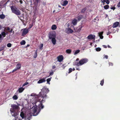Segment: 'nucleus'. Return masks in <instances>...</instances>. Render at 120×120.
Here are the masks:
<instances>
[{
	"label": "nucleus",
	"mask_w": 120,
	"mask_h": 120,
	"mask_svg": "<svg viewBox=\"0 0 120 120\" xmlns=\"http://www.w3.org/2000/svg\"><path fill=\"white\" fill-rule=\"evenodd\" d=\"M39 94L35 95V103L34 104L38 101L40 102V104L39 105V109L38 110V112L37 111V106L35 105L32 108L31 112L32 113L34 116L37 115L38 113L40 112L41 109H43L44 108V106L43 105L42 102L44 101L43 98L46 97L47 95L45 94H43L42 92H41L39 93Z\"/></svg>",
	"instance_id": "obj_1"
},
{
	"label": "nucleus",
	"mask_w": 120,
	"mask_h": 120,
	"mask_svg": "<svg viewBox=\"0 0 120 120\" xmlns=\"http://www.w3.org/2000/svg\"><path fill=\"white\" fill-rule=\"evenodd\" d=\"M11 9L12 12L14 14L18 15H20V11L19 9L15 6H12L11 7Z\"/></svg>",
	"instance_id": "obj_2"
},
{
	"label": "nucleus",
	"mask_w": 120,
	"mask_h": 120,
	"mask_svg": "<svg viewBox=\"0 0 120 120\" xmlns=\"http://www.w3.org/2000/svg\"><path fill=\"white\" fill-rule=\"evenodd\" d=\"M88 61V60L87 58H82L79 61V63L80 66L86 63Z\"/></svg>",
	"instance_id": "obj_3"
},
{
	"label": "nucleus",
	"mask_w": 120,
	"mask_h": 120,
	"mask_svg": "<svg viewBox=\"0 0 120 120\" xmlns=\"http://www.w3.org/2000/svg\"><path fill=\"white\" fill-rule=\"evenodd\" d=\"M88 61V60L87 58H82L79 61V63L80 66L86 63Z\"/></svg>",
	"instance_id": "obj_4"
},
{
	"label": "nucleus",
	"mask_w": 120,
	"mask_h": 120,
	"mask_svg": "<svg viewBox=\"0 0 120 120\" xmlns=\"http://www.w3.org/2000/svg\"><path fill=\"white\" fill-rule=\"evenodd\" d=\"M57 61L60 62H61L64 59V56L62 55H59L57 57Z\"/></svg>",
	"instance_id": "obj_5"
},
{
	"label": "nucleus",
	"mask_w": 120,
	"mask_h": 120,
	"mask_svg": "<svg viewBox=\"0 0 120 120\" xmlns=\"http://www.w3.org/2000/svg\"><path fill=\"white\" fill-rule=\"evenodd\" d=\"M28 29L24 28L22 34V36H24L26 35L28 32Z\"/></svg>",
	"instance_id": "obj_6"
},
{
	"label": "nucleus",
	"mask_w": 120,
	"mask_h": 120,
	"mask_svg": "<svg viewBox=\"0 0 120 120\" xmlns=\"http://www.w3.org/2000/svg\"><path fill=\"white\" fill-rule=\"evenodd\" d=\"M49 90L45 88H43L41 90V91L43 92V94H45L46 93H47L49 92Z\"/></svg>",
	"instance_id": "obj_7"
},
{
	"label": "nucleus",
	"mask_w": 120,
	"mask_h": 120,
	"mask_svg": "<svg viewBox=\"0 0 120 120\" xmlns=\"http://www.w3.org/2000/svg\"><path fill=\"white\" fill-rule=\"evenodd\" d=\"M95 36L94 35H92V34H90L87 37L88 39L90 40L95 39Z\"/></svg>",
	"instance_id": "obj_8"
},
{
	"label": "nucleus",
	"mask_w": 120,
	"mask_h": 120,
	"mask_svg": "<svg viewBox=\"0 0 120 120\" xmlns=\"http://www.w3.org/2000/svg\"><path fill=\"white\" fill-rule=\"evenodd\" d=\"M11 111L12 116L15 117L17 115V113L15 112V110H11Z\"/></svg>",
	"instance_id": "obj_9"
},
{
	"label": "nucleus",
	"mask_w": 120,
	"mask_h": 120,
	"mask_svg": "<svg viewBox=\"0 0 120 120\" xmlns=\"http://www.w3.org/2000/svg\"><path fill=\"white\" fill-rule=\"evenodd\" d=\"M119 24V22H116L113 24L112 27L114 28L117 27Z\"/></svg>",
	"instance_id": "obj_10"
},
{
	"label": "nucleus",
	"mask_w": 120,
	"mask_h": 120,
	"mask_svg": "<svg viewBox=\"0 0 120 120\" xmlns=\"http://www.w3.org/2000/svg\"><path fill=\"white\" fill-rule=\"evenodd\" d=\"M11 107L13 108V109L12 110H14L15 109H18L19 107L18 105L15 104L12 105Z\"/></svg>",
	"instance_id": "obj_11"
},
{
	"label": "nucleus",
	"mask_w": 120,
	"mask_h": 120,
	"mask_svg": "<svg viewBox=\"0 0 120 120\" xmlns=\"http://www.w3.org/2000/svg\"><path fill=\"white\" fill-rule=\"evenodd\" d=\"M49 38L50 39H51L53 38H56V35L53 34H49Z\"/></svg>",
	"instance_id": "obj_12"
},
{
	"label": "nucleus",
	"mask_w": 120,
	"mask_h": 120,
	"mask_svg": "<svg viewBox=\"0 0 120 120\" xmlns=\"http://www.w3.org/2000/svg\"><path fill=\"white\" fill-rule=\"evenodd\" d=\"M82 27V25H79L78 27L76 28V31L78 32H79L81 30Z\"/></svg>",
	"instance_id": "obj_13"
},
{
	"label": "nucleus",
	"mask_w": 120,
	"mask_h": 120,
	"mask_svg": "<svg viewBox=\"0 0 120 120\" xmlns=\"http://www.w3.org/2000/svg\"><path fill=\"white\" fill-rule=\"evenodd\" d=\"M45 78H44L42 79L39 80L38 82V83H41L43 82H44L45 81Z\"/></svg>",
	"instance_id": "obj_14"
},
{
	"label": "nucleus",
	"mask_w": 120,
	"mask_h": 120,
	"mask_svg": "<svg viewBox=\"0 0 120 120\" xmlns=\"http://www.w3.org/2000/svg\"><path fill=\"white\" fill-rule=\"evenodd\" d=\"M103 33V31L99 32L98 33L99 36L100 37V38L101 39H102L103 38V36L102 35Z\"/></svg>",
	"instance_id": "obj_15"
},
{
	"label": "nucleus",
	"mask_w": 120,
	"mask_h": 120,
	"mask_svg": "<svg viewBox=\"0 0 120 120\" xmlns=\"http://www.w3.org/2000/svg\"><path fill=\"white\" fill-rule=\"evenodd\" d=\"M24 88L22 87H20L18 90L17 91H18L19 93H21L24 90Z\"/></svg>",
	"instance_id": "obj_16"
},
{
	"label": "nucleus",
	"mask_w": 120,
	"mask_h": 120,
	"mask_svg": "<svg viewBox=\"0 0 120 120\" xmlns=\"http://www.w3.org/2000/svg\"><path fill=\"white\" fill-rule=\"evenodd\" d=\"M21 66V65L20 63H18L16 66L15 68L17 70L20 68Z\"/></svg>",
	"instance_id": "obj_17"
},
{
	"label": "nucleus",
	"mask_w": 120,
	"mask_h": 120,
	"mask_svg": "<svg viewBox=\"0 0 120 120\" xmlns=\"http://www.w3.org/2000/svg\"><path fill=\"white\" fill-rule=\"evenodd\" d=\"M77 23V19H73L72 22V23L75 26L76 25Z\"/></svg>",
	"instance_id": "obj_18"
},
{
	"label": "nucleus",
	"mask_w": 120,
	"mask_h": 120,
	"mask_svg": "<svg viewBox=\"0 0 120 120\" xmlns=\"http://www.w3.org/2000/svg\"><path fill=\"white\" fill-rule=\"evenodd\" d=\"M56 38H53L52 39V44L54 45H55L56 44V40L55 39Z\"/></svg>",
	"instance_id": "obj_19"
},
{
	"label": "nucleus",
	"mask_w": 120,
	"mask_h": 120,
	"mask_svg": "<svg viewBox=\"0 0 120 120\" xmlns=\"http://www.w3.org/2000/svg\"><path fill=\"white\" fill-rule=\"evenodd\" d=\"M67 31L68 33H72L73 32V30L69 28L68 29Z\"/></svg>",
	"instance_id": "obj_20"
},
{
	"label": "nucleus",
	"mask_w": 120,
	"mask_h": 120,
	"mask_svg": "<svg viewBox=\"0 0 120 120\" xmlns=\"http://www.w3.org/2000/svg\"><path fill=\"white\" fill-rule=\"evenodd\" d=\"M57 26L56 25L54 24L51 27V29L52 30H54L56 29L57 28Z\"/></svg>",
	"instance_id": "obj_21"
},
{
	"label": "nucleus",
	"mask_w": 120,
	"mask_h": 120,
	"mask_svg": "<svg viewBox=\"0 0 120 120\" xmlns=\"http://www.w3.org/2000/svg\"><path fill=\"white\" fill-rule=\"evenodd\" d=\"M73 65L74 66H80L79 62H74L73 63Z\"/></svg>",
	"instance_id": "obj_22"
},
{
	"label": "nucleus",
	"mask_w": 120,
	"mask_h": 120,
	"mask_svg": "<svg viewBox=\"0 0 120 120\" xmlns=\"http://www.w3.org/2000/svg\"><path fill=\"white\" fill-rule=\"evenodd\" d=\"M68 2L67 0H65L63 2L62 5L63 6H65L68 3Z\"/></svg>",
	"instance_id": "obj_23"
},
{
	"label": "nucleus",
	"mask_w": 120,
	"mask_h": 120,
	"mask_svg": "<svg viewBox=\"0 0 120 120\" xmlns=\"http://www.w3.org/2000/svg\"><path fill=\"white\" fill-rule=\"evenodd\" d=\"M71 51H72L70 49H67L66 51V52L69 54H70L71 53Z\"/></svg>",
	"instance_id": "obj_24"
},
{
	"label": "nucleus",
	"mask_w": 120,
	"mask_h": 120,
	"mask_svg": "<svg viewBox=\"0 0 120 120\" xmlns=\"http://www.w3.org/2000/svg\"><path fill=\"white\" fill-rule=\"evenodd\" d=\"M86 10V7H85L83 8L82 10H81V13H84L85 12Z\"/></svg>",
	"instance_id": "obj_25"
},
{
	"label": "nucleus",
	"mask_w": 120,
	"mask_h": 120,
	"mask_svg": "<svg viewBox=\"0 0 120 120\" xmlns=\"http://www.w3.org/2000/svg\"><path fill=\"white\" fill-rule=\"evenodd\" d=\"M20 115L22 118L23 119L25 117L24 114L23 112H21L20 114Z\"/></svg>",
	"instance_id": "obj_26"
},
{
	"label": "nucleus",
	"mask_w": 120,
	"mask_h": 120,
	"mask_svg": "<svg viewBox=\"0 0 120 120\" xmlns=\"http://www.w3.org/2000/svg\"><path fill=\"white\" fill-rule=\"evenodd\" d=\"M37 50H36L35 51V53L34 54V55L33 56V57L34 58H36L37 56Z\"/></svg>",
	"instance_id": "obj_27"
},
{
	"label": "nucleus",
	"mask_w": 120,
	"mask_h": 120,
	"mask_svg": "<svg viewBox=\"0 0 120 120\" xmlns=\"http://www.w3.org/2000/svg\"><path fill=\"white\" fill-rule=\"evenodd\" d=\"M55 71H54L53 70H52L51 71V72L49 73V76L48 77H49L50 76V75H53L54 74V72H55Z\"/></svg>",
	"instance_id": "obj_28"
},
{
	"label": "nucleus",
	"mask_w": 120,
	"mask_h": 120,
	"mask_svg": "<svg viewBox=\"0 0 120 120\" xmlns=\"http://www.w3.org/2000/svg\"><path fill=\"white\" fill-rule=\"evenodd\" d=\"M83 17V16L82 15H80L78 17V19L79 21L82 19Z\"/></svg>",
	"instance_id": "obj_29"
},
{
	"label": "nucleus",
	"mask_w": 120,
	"mask_h": 120,
	"mask_svg": "<svg viewBox=\"0 0 120 120\" xmlns=\"http://www.w3.org/2000/svg\"><path fill=\"white\" fill-rule=\"evenodd\" d=\"M29 116H28V117L27 118V120H30V119L32 117V115H31L30 114H29L28 115V116H29Z\"/></svg>",
	"instance_id": "obj_30"
},
{
	"label": "nucleus",
	"mask_w": 120,
	"mask_h": 120,
	"mask_svg": "<svg viewBox=\"0 0 120 120\" xmlns=\"http://www.w3.org/2000/svg\"><path fill=\"white\" fill-rule=\"evenodd\" d=\"M1 35L4 37H5L6 35V34L4 32H2L1 33Z\"/></svg>",
	"instance_id": "obj_31"
},
{
	"label": "nucleus",
	"mask_w": 120,
	"mask_h": 120,
	"mask_svg": "<svg viewBox=\"0 0 120 120\" xmlns=\"http://www.w3.org/2000/svg\"><path fill=\"white\" fill-rule=\"evenodd\" d=\"M5 16L3 14L0 15V18L1 19H3L5 18Z\"/></svg>",
	"instance_id": "obj_32"
},
{
	"label": "nucleus",
	"mask_w": 120,
	"mask_h": 120,
	"mask_svg": "<svg viewBox=\"0 0 120 120\" xmlns=\"http://www.w3.org/2000/svg\"><path fill=\"white\" fill-rule=\"evenodd\" d=\"M109 6L108 5H106L104 6V8L105 9H108L109 8Z\"/></svg>",
	"instance_id": "obj_33"
},
{
	"label": "nucleus",
	"mask_w": 120,
	"mask_h": 120,
	"mask_svg": "<svg viewBox=\"0 0 120 120\" xmlns=\"http://www.w3.org/2000/svg\"><path fill=\"white\" fill-rule=\"evenodd\" d=\"M26 43V42L25 41L23 40L22 41L20 42V44L21 45H24Z\"/></svg>",
	"instance_id": "obj_34"
},
{
	"label": "nucleus",
	"mask_w": 120,
	"mask_h": 120,
	"mask_svg": "<svg viewBox=\"0 0 120 120\" xmlns=\"http://www.w3.org/2000/svg\"><path fill=\"white\" fill-rule=\"evenodd\" d=\"M12 98L15 100H16L18 99V97L16 95H15L13 96Z\"/></svg>",
	"instance_id": "obj_35"
},
{
	"label": "nucleus",
	"mask_w": 120,
	"mask_h": 120,
	"mask_svg": "<svg viewBox=\"0 0 120 120\" xmlns=\"http://www.w3.org/2000/svg\"><path fill=\"white\" fill-rule=\"evenodd\" d=\"M104 82V79H103L101 81V83H100V85L101 86H102L103 85Z\"/></svg>",
	"instance_id": "obj_36"
},
{
	"label": "nucleus",
	"mask_w": 120,
	"mask_h": 120,
	"mask_svg": "<svg viewBox=\"0 0 120 120\" xmlns=\"http://www.w3.org/2000/svg\"><path fill=\"white\" fill-rule=\"evenodd\" d=\"M80 51L79 50H76L75 53H74V54L75 55L76 54L78 53H79V52Z\"/></svg>",
	"instance_id": "obj_37"
},
{
	"label": "nucleus",
	"mask_w": 120,
	"mask_h": 120,
	"mask_svg": "<svg viewBox=\"0 0 120 120\" xmlns=\"http://www.w3.org/2000/svg\"><path fill=\"white\" fill-rule=\"evenodd\" d=\"M96 50V51L97 52H99L101 50V49L99 47L96 48L95 49Z\"/></svg>",
	"instance_id": "obj_38"
},
{
	"label": "nucleus",
	"mask_w": 120,
	"mask_h": 120,
	"mask_svg": "<svg viewBox=\"0 0 120 120\" xmlns=\"http://www.w3.org/2000/svg\"><path fill=\"white\" fill-rule=\"evenodd\" d=\"M51 78L52 77H51L47 79L46 81L47 82V83L49 84V82L51 81Z\"/></svg>",
	"instance_id": "obj_39"
},
{
	"label": "nucleus",
	"mask_w": 120,
	"mask_h": 120,
	"mask_svg": "<svg viewBox=\"0 0 120 120\" xmlns=\"http://www.w3.org/2000/svg\"><path fill=\"white\" fill-rule=\"evenodd\" d=\"M72 71V69L71 68H70L68 69V73H70Z\"/></svg>",
	"instance_id": "obj_40"
},
{
	"label": "nucleus",
	"mask_w": 120,
	"mask_h": 120,
	"mask_svg": "<svg viewBox=\"0 0 120 120\" xmlns=\"http://www.w3.org/2000/svg\"><path fill=\"white\" fill-rule=\"evenodd\" d=\"M7 46L8 47H10L11 46V43H8L7 44Z\"/></svg>",
	"instance_id": "obj_41"
},
{
	"label": "nucleus",
	"mask_w": 120,
	"mask_h": 120,
	"mask_svg": "<svg viewBox=\"0 0 120 120\" xmlns=\"http://www.w3.org/2000/svg\"><path fill=\"white\" fill-rule=\"evenodd\" d=\"M43 44H41L40 46L39 47L40 49L42 50V47L43 46Z\"/></svg>",
	"instance_id": "obj_42"
},
{
	"label": "nucleus",
	"mask_w": 120,
	"mask_h": 120,
	"mask_svg": "<svg viewBox=\"0 0 120 120\" xmlns=\"http://www.w3.org/2000/svg\"><path fill=\"white\" fill-rule=\"evenodd\" d=\"M28 82H25V83L23 84L22 85V86L23 87L24 86H25L28 84Z\"/></svg>",
	"instance_id": "obj_43"
},
{
	"label": "nucleus",
	"mask_w": 120,
	"mask_h": 120,
	"mask_svg": "<svg viewBox=\"0 0 120 120\" xmlns=\"http://www.w3.org/2000/svg\"><path fill=\"white\" fill-rule=\"evenodd\" d=\"M5 29L9 31L10 30V29L9 27H6L5 28Z\"/></svg>",
	"instance_id": "obj_44"
},
{
	"label": "nucleus",
	"mask_w": 120,
	"mask_h": 120,
	"mask_svg": "<svg viewBox=\"0 0 120 120\" xmlns=\"http://www.w3.org/2000/svg\"><path fill=\"white\" fill-rule=\"evenodd\" d=\"M4 47H2L0 48V51L4 49Z\"/></svg>",
	"instance_id": "obj_45"
},
{
	"label": "nucleus",
	"mask_w": 120,
	"mask_h": 120,
	"mask_svg": "<svg viewBox=\"0 0 120 120\" xmlns=\"http://www.w3.org/2000/svg\"><path fill=\"white\" fill-rule=\"evenodd\" d=\"M33 26V23L30 24L29 25V29L31 28Z\"/></svg>",
	"instance_id": "obj_46"
},
{
	"label": "nucleus",
	"mask_w": 120,
	"mask_h": 120,
	"mask_svg": "<svg viewBox=\"0 0 120 120\" xmlns=\"http://www.w3.org/2000/svg\"><path fill=\"white\" fill-rule=\"evenodd\" d=\"M106 2H106V4H108L109 3V0H106Z\"/></svg>",
	"instance_id": "obj_47"
},
{
	"label": "nucleus",
	"mask_w": 120,
	"mask_h": 120,
	"mask_svg": "<svg viewBox=\"0 0 120 120\" xmlns=\"http://www.w3.org/2000/svg\"><path fill=\"white\" fill-rule=\"evenodd\" d=\"M17 70L15 68L13 70V71H12V72L13 73L14 72L16 71H17Z\"/></svg>",
	"instance_id": "obj_48"
},
{
	"label": "nucleus",
	"mask_w": 120,
	"mask_h": 120,
	"mask_svg": "<svg viewBox=\"0 0 120 120\" xmlns=\"http://www.w3.org/2000/svg\"><path fill=\"white\" fill-rule=\"evenodd\" d=\"M117 6L118 8L120 7V1L117 4Z\"/></svg>",
	"instance_id": "obj_49"
},
{
	"label": "nucleus",
	"mask_w": 120,
	"mask_h": 120,
	"mask_svg": "<svg viewBox=\"0 0 120 120\" xmlns=\"http://www.w3.org/2000/svg\"><path fill=\"white\" fill-rule=\"evenodd\" d=\"M109 66H112L113 65V64L111 62H109Z\"/></svg>",
	"instance_id": "obj_50"
},
{
	"label": "nucleus",
	"mask_w": 120,
	"mask_h": 120,
	"mask_svg": "<svg viewBox=\"0 0 120 120\" xmlns=\"http://www.w3.org/2000/svg\"><path fill=\"white\" fill-rule=\"evenodd\" d=\"M115 8L114 7H112L110 9H113L114 10L115 9Z\"/></svg>",
	"instance_id": "obj_51"
},
{
	"label": "nucleus",
	"mask_w": 120,
	"mask_h": 120,
	"mask_svg": "<svg viewBox=\"0 0 120 120\" xmlns=\"http://www.w3.org/2000/svg\"><path fill=\"white\" fill-rule=\"evenodd\" d=\"M111 32H110V31H109L107 33V35H109L111 33Z\"/></svg>",
	"instance_id": "obj_52"
},
{
	"label": "nucleus",
	"mask_w": 120,
	"mask_h": 120,
	"mask_svg": "<svg viewBox=\"0 0 120 120\" xmlns=\"http://www.w3.org/2000/svg\"><path fill=\"white\" fill-rule=\"evenodd\" d=\"M56 66L55 65L53 66L52 67V69H55L56 68Z\"/></svg>",
	"instance_id": "obj_53"
},
{
	"label": "nucleus",
	"mask_w": 120,
	"mask_h": 120,
	"mask_svg": "<svg viewBox=\"0 0 120 120\" xmlns=\"http://www.w3.org/2000/svg\"><path fill=\"white\" fill-rule=\"evenodd\" d=\"M106 0H101V1L102 3H104L106 2Z\"/></svg>",
	"instance_id": "obj_54"
},
{
	"label": "nucleus",
	"mask_w": 120,
	"mask_h": 120,
	"mask_svg": "<svg viewBox=\"0 0 120 120\" xmlns=\"http://www.w3.org/2000/svg\"><path fill=\"white\" fill-rule=\"evenodd\" d=\"M104 57L106 58V59H107L108 58V56H107V55H105V56H104Z\"/></svg>",
	"instance_id": "obj_55"
},
{
	"label": "nucleus",
	"mask_w": 120,
	"mask_h": 120,
	"mask_svg": "<svg viewBox=\"0 0 120 120\" xmlns=\"http://www.w3.org/2000/svg\"><path fill=\"white\" fill-rule=\"evenodd\" d=\"M103 47L105 48H107V47L105 45H103Z\"/></svg>",
	"instance_id": "obj_56"
},
{
	"label": "nucleus",
	"mask_w": 120,
	"mask_h": 120,
	"mask_svg": "<svg viewBox=\"0 0 120 120\" xmlns=\"http://www.w3.org/2000/svg\"><path fill=\"white\" fill-rule=\"evenodd\" d=\"M2 35L1 34H0V40H2Z\"/></svg>",
	"instance_id": "obj_57"
},
{
	"label": "nucleus",
	"mask_w": 120,
	"mask_h": 120,
	"mask_svg": "<svg viewBox=\"0 0 120 120\" xmlns=\"http://www.w3.org/2000/svg\"><path fill=\"white\" fill-rule=\"evenodd\" d=\"M64 64H63L62 65V67L64 69L65 67V66H64Z\"/></svg>",
	"instance_id": "obj_58"
},
{
	"label": "nucleus",
	"mask_w": 120,
	"mask_h": 120,
	"mask_svg": "<svg viewBox=\"0 0 120 120\" xmlns=\"http://www.w3.org/2000/svg\"><path fill=\"white\" fill-rule=\"evenodd\" d=\"M19 2L21 4H22V0H20Z\"/></svg>",
	"instance_id": "obj_59"
},
{
	"label": "nucleus",
	"mask_w": 120,
	"mask_h": 120,
	"mask_svg": "<svg viewBox=\"0 0 120 120\" xmlns=\"http://www.w3.org/2000/svg\"><path fill=\"white\" fill-rule=\"evenodd\" d=\"M12 30H13L12 29H11V30H10L9 31V32L10 33H12Z\"/></svg>",
	"instance_id": "obj_60"
},
{
	"label": "nucleus",
	"mask_w": 120,
	"mask_h": 120,
	"mask_svg": "<svg viewBox=\"0 0 120 120\" xmlns=\"http://www.w3.org/2000/svg\"><path fill=\"white\" fill-rule=\"evenodd\" d=\"M76 70H78L79 71L80 70V69H79V68H76Z\"/></svg>",
	"instance_id": "obj_61"
},
{
	"label": "nucleus",
	"mask_w": 120,
	"mask_h": 120,
	"mask_svg": "<svg viewBox=\"0 0 120 120\" xmlns=\"http://www.w3.org/2000/svg\"><path fill=\"white\" fill-rule=\"evenodd\" d=\"M79 60V58H77L76 60V61H78Z\"/></svg>",
	"instance_id": "obj_62"
},
{
	"label": "nucleus",
	"mask_w": 120,
	"mask_h": 120,
	"mask_svg": "<svg viewBox=\"0 0 120 120\" xmlns=\"http://www.w3.org/2000/svg\"><path fill=\"white\" fill-rule=\"evenodd\" d=\"M36 0V1L37 2V3L39 1H40V0Z\"/></svg>",
	"instance_id": "obj_63"
},
{
	"label": "nucleus",
	"mask_w": 120,
	"mask_h": 120,
	"mask_svg": "<svg viewBox=\"0 0 120 120\" xmlns=\"http://www.w3.org/2000/svg\"><path fill=\"white\" fill-rule=\"evenodd\" d=\"M108 48H111V47H110V46L109 45H108Z\"/></svg>",
	"instance_id": "obj_64"
}]
</instances>
